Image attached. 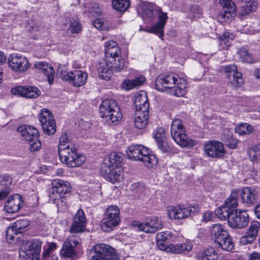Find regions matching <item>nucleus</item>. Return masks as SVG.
Wrapping results in <instances>:
<instances>
[{"instance_id": "nucleus-8", "label": "nucleus", "mask_w": 260, "mask_h": 260, "mask_svg": "<svg viewBox=\"0 0 260 260\" xmlns=\"http://www.w3.org/2000/svg\"><path fill=\"white\" fill-rule=\"evenodd\" d=\"M199 211L198 205L185 206L179 205L170 206L168 208V213L171 219H182L188 217L190 215Z\"/></svg>"}, {"instance_id": "nucleus-20", "label": "nucleus", "mask_w": 260, "mask_h": 260, "mask_svg": "<svg viewBox=\"0 0 260 260\" xmlns=\"http://www.w3.org/2000/svg\"><path fill=\"white\" fill-rule=\"evenodd\" d=\"M79 242L74 237L67 238L63 244L60 250V255L65 258H71L76 255L75 247L78 245Z\"/></svg>"}, {"instance_id": "nucleus-34", "label": "nucleus", "mask_w": 260, "mask_h": 260, "mask_svg": "<svg viewBox=\"0 0 260 260\" xmlns=\"http://www.w3.org/2000/svg\"><path fill=\"white\" fill-rule=\"evenodd\" d=\"M221 140L230 149H235L237 147L238 140L232 136V133L228 129H224L221 136Z\"/></svg>"}, {"instance_id": "nucleus-50", "label": "nucleus", "mask_w": 260, "mask_h": 260, "mask_svg": "<svg viewBox=\"0 0 260 260\" xmlns=\"http://www.w3.org/2000/svg\"><path fill=\"white\" fill-rule=\"evenodd\" d=\"M239 54L243 62L251 63L253 61V58L250 54L244 48H241L239 51Z\"/></svg>"}, {"instance_id": "nucleus-12", "label": "nucleus", "mask_w": 260, "mask_h": 260, "mask_svg": "<svg viewBox=\"0 0 260 260\" xmlns=\"http://www.w3.org/2000/svg\"><path fill=\"white\" fill-rule=\"evenodd\" d=\"M8 63L12 70L20 72L26 71L31 66L25 56L18 53L10 55Z\"/></svg>"}, {"instance_id": "nucleus-17", "label": "nucleus", "mask_w": 260, "mask_h": 260, "mask_svg": "<svg viewBox=\"0 0 260 260\" xmlns=\"http://www.w3.org/2000/svg\"><path fill=\"white\" fill-rule=\"evenodd\" d=\"M221 70L228 74L227 77L233 87H239L243 85V80L242 78V74L237 72V68L235 64L222 66Z\"/></svg>"}, {"instance_id": "nucleus-7", "label": "nucleus", "mask_w": 260, "mask_h": 260, "mask_svg": "<svg viewBox=\"0 0 260 260\" xmlns=\"http://www.w3.org/2000/svg\"><path fill=\"white\" fill-rule=\"evenodd\" d=\"M57 73L63 80L68 81L75 87H80L84 85L88 77L86 72L81 70H74L69 72L59 68Z\"/></svg>"}, {"instance_id": "nucleus-39", "label": "nucleus", "mask_w": 260, "mask_h": 260, "mask_svg": "<svg viewBox=\"0 0 260 260\" xmlns=\"http://www.w3.org/2000/svg\"><path fill=\"white\" fill-rule=\"evenodd\" d=\"M109 61L106 59V60L101 62L99 67L98 68V72L99 73V76L101 78L105 80H109L111 74H112L111 68L109 67Z\"/></svg>"}, {"instance_id": "nucleus-23", "label": "nucleus", "mask_w": 260, "mask_h": 260, "mask_svg": "<svg viewBox=\"0 0 260 260\" xmlns=\"http://www.w3.org/2000/svg\"><path fill=\"white\" fill-rule=\"evenodd\" d=\"M240 197L243 203L252 205L257 201L258 191L254 187H245L240 192Z\"/></svg>"}, {"instance_id": "nucleus-41", "label": "nucleus", "mask_w": 260, "mask_h": 260, "mask_svg": "<svg viewBox=\"0 0 260 260\" xmlns=\"http://www.w3.org/2000/svg\"><path fill=\"white\" fill-rule=\"evenodd\" d=\"M217 255L213 248L210 247L205 249L198 255V260H216Z\"/></svg>"}, {"instance_id": "nucleus-24", "label": "nucleus", "mask_w": 260, "mask_h": 260, "mask_svg": "<svg viewBox=\"0 0 260 260\" xmlns=\"http://www.w3.org/2000/svg\"><path fill=\"white\" fill-rule=\"evenodd\" d=\"M168 17L166 13H160L158 15V21L151 27L145 29L146 32L154 34L161 38L164 36V26Z\"/></svg>"}, {"instance_id": "nucleus-13", "label": "nucleus", "mask_w": 260, "mask_h": 260, "mask_svg": "<svg viewBox=\"0 0 260 260\" xmlns=\"http://www.w3.org/2000/svg\"><path fill=\"white\" fill-rule=\"evenodd\" d=\"M135 227L141 231L148 233H154L160 230L162 227L161 220L156 217H151L146 223H142L135 221L132 222Z\"/></svg>"}, {"instance_id": "nucleus-58", "label": "nucleus", "mask_w": 260, "mask_h": 260, "mask_svg": "<svg viewBox=\"0 0 260 260\" xmlns=\"http://www.w3.org/2000/svg\"><path fill=\"white\" fill-rule=\"evenodd\" d=\"M215 218V212L213 213L212 211H207L203 214L202 221L207 222L212 221Z\"/></svg>"}, {"instance_id": "nucleus-19", "label": "nucleus", "mask_w": 260, "mask_h": 260, "mask_svg": "<svg viewBox=\"0 0 260 260\" xmlns=\"http://www.w3.org/2000/svg\"><path fill=\"white\" fill-rule=\"evenodd\" d=\"M11 93L26 98H36L41 94V91L35 86H19L12 88Z\"/></svg>"}, {"instance_id": "nucleus-57", "label": "nucleus", "mask_w": 260, "mask_h": 260, "mask_svg": "<svg viewBox=\"0 0 260 260\" xmlns=\"http://www.w3.org/2000/svg\"><path fill=\"white\" fill-rule=\"evenodd\" d=\"M12 182V178L8 175L0 176V184L5 186H8Z\"/></svg>"}, {"instance_id": "nucleus-15", "label": "nucleus", "mask_w": 260, "mask_h": 260, "mask_svg": "<svg viewBox=\"0 0 260 260\" xmlns=\"http://www.w3.org/2000/svg\"><path fill=\"white\" fill-rule=\"evenodd\" d=\"M204 149L206 154L212 158H220L226 152L223 144L218 141L207 142L204 145Z\"/></svg>"}, {"instance_id": "nucleus-48", "label": "nucleus", "mask_w": 260, "mask_h": 260, "mask_svg": "<svg viewBox=\"0 0 260 260\" xmlns=\"http://www.w3.org/2000/svg\"><path fill=\"white\" fill-rule=\"evenodd\" d=\"M29 222L27 219H20L14 222L12 224V230H15V234L21 233L22 230L27 228Z\"/></svg>"}, {"instance_id": "nucleus-14", "label": "nucleus", "mask_w": 260, "mask_h": 260, "mask_svg": "<svg viewBox=\"0 0 260 260\" xmlns=\"http://www.w3.org/2000/svg\"><path fill=\"white\" fill-rule=\"evenodd\" d=\"M100 172L106 180L112 183L120 181V179H122V168L101 165Z\"/></svg>"}, {"instance_id": "nucleus-1", "label": "nucleus", "mask_w": 260, "mask_h": 260, "mask_svg": "<svg viewBox=\"0 0 260 260\" xmlns=\"http://www.w3.org/2000/svg\"><path fill=\"white\" fill-rule=\"evenodd\" d=\"M126 155L128 159L133 161H139L148 168H152L157 164V159L155 155L151 153L147 147L140 144L129 146L126 150Z\"/></svg>"}, {"instance_id": "nucleus-16", "label": "nucleus", "mask_w": 260, "mask_h": 260, "mask_svg": "<svg viewBox=\"0 0 260 260\" xmlns=\"http://www.w3.org/2000/svg\"><path fill=\"white\" fill-rule=\"evenodd\" d=\"M177 77L178 75L174 73L159 75L155 82L156 89L159 91H164L167 88H173L176 83Z\"/></svg>"}, {"instance_id": "nucleus-2", "label": "nucleus", "mask_w": 260, "mask_h": 260, "mask_svg": "<svg viewBox=\"0 0 260 260\" xmlns=\"http://www.w3.org/2000/svg\"><path fill=\"white\" fill-rule=\"evenodd\" d=\"M99 110L101 116L105 118L109 125H117L122 119L120 108L114 99H107L103 101Z\"/></svg>"}, {"instance_id": "nucleus-30", "label": "nucleus", "mask_w": 260, "mask_h": 260, "mask_svg": "<svg viewBox=\"0 0 260 260\" xmlns=\"http://www.w3.org/2000/svg\"><path fill=\"white\" fill-rule=\"evenodd\" d=\"M145 92L141 91L135 95V105L137 112H148L149 103Z\"/></svg>"}, {"instance_id": "nucleus-61", "label": "nucleus", "mask_w": 260, "mask_h": 260, "mask_svg": "<svg viewBox=\"0 0 260 260\" xmlns=\"http://www.w3.org/2000/svg\"><path fill=\"white\" fill-rule=\"evenodd\" d=\"M57 248V245L54 242L48 243L47 248L43 252L44 256H48L50 255L51 251H54Z\"/></svg>"}, {"instance_id": "nucleus-45", "label": "nucleus", "mask_w": 260, "mask_h": 260, "mask_svg": "<svg viewBox=\"0 0 260 260\" xmlns=\"http://www.w3.org/2000/svg\"><path fill=\"white\" fill-rule=\"evenodd\" d=\"M256 4L255 2H248L242 6L239 12V15L243 17L255 10Z\"/></svg>"}, {"instance_id": "nucleus-56", "label": "nucleus", "mask_w": 260, "mask_h": 260, "mask_svg": "<svg viewBox=\"0 0 260 260\" xmlns=\"http://www.w3.org/2000/svg\"><path fill=\"white\" fill-rule=\"evenodd\" d=\"M60 146L63 147H67L71 146L69 144V140L66 133L62 134L60 137L58 150L60 148Z\"/></svg>"}, {"instance_id": "nucleus-26", "label": "nucleus", "mask_w": 260, "mask_h": 260, "mask_svg": "<svg viewBox=\"0 0 260 260\" xmlns=\"http://www.w3.org/2000/svg\"><path fill=\"white\" fill-rule=\"evenodd\" d=\"M22 205L21 196L18 194H14L9 197L4 208L7 212L14 213L20 210Z\"/></svg>"}, {"instance_id": "nucleus-9", "label": "nucleus", "mask_w": 260, "mask_h": 260, "mask_svg": "<svg viewBox=\"0 0 260 260\" xmlns=\"http://www.w3.org/2000/svg\"><path fill=\"white\" fill-rule=\"evenodd\" d=\"M120 211L119 208L114 205L109 206L105 213L103 219L102 228L105 231H108L118 225L120 221Z\"/></svg>"}, {"instance_id": "nucleus-32", "label": "nucleus", "mask_w": 260, "mask_h": 260, "mask_svg": "<svg viewBox=\"0 0 260 260\" xmlns=\"http://www.w3.org/2000/svg\"><path fill=\"white\" fill-rule=\"evenodd\" d=\"M222 10L217 16L218 21L223 23L224 22L229 23L232 20L236 12V8L230 7H222Z\"/></svg>"}, {"instance_id": "nucleus-44", "label": "nucleus", "mask_w": 260, "mask_h": 260, "mask_svg": "<svg viewBox=\"0 0 260 260\" xmlns=\"http://www.w3.org/2000/svg\"><path fill=\"white\" fill-rule=\"evenodd\" d=\"M239 196V190H232L230 196L225 201V206L229 209L236 208L238 206V197Z\"/></svg>"}, {"instance_id": "nucleus-51", "label": "nucleus", "mask_w": 260, "mask_h": 260, "mask_svg": "<svg viewBox=\"0 0 260 260\" xmlns=\"http://www.w3.org/2000/svg\"><path fill=\"white\" fill-rule=\"evenodd\" d=\"M89 12L94 17L100 15L102 13V9L98 3H91L89 7Z\"/></svg>"}, {"instance_id": "nucleus-60", "label": "nucleus", "mask_w": 260, "mask_h": 260, "mask_svg": "<svg viewBox=\"0 0 260 260\" xmlns=\"http://www.w3.org/2000/svg\"><path fill=\"white\" fill-rule=\"evenodd\" d=\"M227 34L229 35V33L225 32L224 35L223 34L222 37H220L219 40V45L223 46L222 48H225L230 45Z\"/></svg>"}, {"instance_id": "nucleus-52", "label": "nucleus", "mask_w": 260, "mask_h": 260, "mask_svg": "<svg viewBox=\"0 0 260 260\" xmlns=\"http://www.w3.org/2000/svg\"><path fill=\"white\" fill-rule=\"evenodd\" d=\"M69 30H70L72 34H77L81 30V26L77 21L73 19L70 20Z\"/></svg>"}, {"instance_id": "nucleus-31", "label": "nucleus", "mask_w": 260, "mask_h": 260, "mask_svg": "<svg viewBox=\"0 0 260 260\" xmlns=\"http://www.w3.org/2000/svg\"><path fill=\"white\" fill-rule=\"evenodd\" d=\"M105 51L107 59L120 56L121 50L115 41L106 42L105 43Z\"/></svg>"}, {"instance_id": "nucleus-46", "label": "nucleus", "mask_w": 260, "mask_h": 260, "mask_svg": "<svg viewBox=\"0 0 260 260\" xmlns=\"http://www.w3.org/2000/svg\"><path fill=\"white\" fill-rule=\"evenodd\" d=\"M233 210L229 209L225 206H221L215 211V214L221 220H225L226 218L229 220Z\"/></svg>"}, {"instance_id": "nucleus-64", "label": "nucleus", "mask_w": 260, "mask_h": 260, "mask_svg": "<svg viewBox=\"0 0 260 260\" xmlns=\"http://www.w3.org/2000/svg\"><path fill=\"white\" fill-rule=\"evenodd\" d=\"M248 257V260H260V253L253 252L249 254Z\"/></svg>"}, {"instance_id": "nucleus-22", "label": "nucleus", "mask_w": 260, "mask_h": 260, "mask_svg": "<svg viewBox=\"0 0 260 260\" xmlns=\"http://www.w3.org/2000/svg\"><path fill=\"white\" fill-rule=\"evenodd\" d=\"M138 12L144 20L152 21L157 14L155 6L150 3L143 2L138 6Z\"/></svg>"}, {"instance_id": "nucleus-5", "label": "nucleus", "mask_w": 260, "mask_h": 260, "mask_svg": "<svg viewBox=\"0 0 260 260\" xmlns=\"http://www.w3.org/2000/svg\"><path fill=\"white\" fill-rule=\"evenodd\" d=\"M87 254L90 260H118L114 249L104 243L92 246Z\"/></svg>"}, {"instance_id": "nucleus-53", "label": "nucleus", "mask_w": 260, "mask_h": 260, "mask_svg": "<svg viewBox=\"0 0 260 260\" xmlns=\"http://www.w3.org/2000/svg\"><path fill=\"white\" fill-rule=\"evenodd\" d=\"M168 239V234L166 233H159L156 235V239L157 245L159 246L160 250H165V245L162 244V242L167 240Z\"/></svg>"}, {"instance_id": "nucleus-6", "label": "nucleus", "mask_w": 260, "mask_h": 260, "mask_svg": "<svg viewBox=\"0 0 260 260\" xmlns=\"http://www.w3.org/2000/svg\"><path fill=\"white\" fill-rule=\"evenodd\" d=\"M171 134L176 143L182 147H191L193 145L192 140L189 139L186 134L182 121L179 119H174L172 121Z\"/></svg>"}, {"instance_id": "nucleus-18", "label": "nucleus", "mask_w": 260, "mask_h": 260, "mask_svg": "<svg viewBox=\"0 0 260 260\" xmlns=\"http://www.w3.org/2000/svg\"><path fill=\"white\" fill-rule=\"evenodd\" d=\"M52 184V190L50 194H54L57 197H68L70 195L71 187L68 182L56 179L53 181Z\"/></svg>"}, {"instance_id": "nucleus-33", "label": "nucleus", "mask_w": 260, "mask_h": 260, "mask_svg": "<svg viewBox=\"0 0 260 260\" xmlns=\"http://www.w3.org/2000/svg\"><path fill=\"white\" fill-rule=\"evenodd\" d=\"M123 159V154L119 152H112L110 154L108 159L104 160V162L101 165L121 168Z\"/></svg>"}, {"instance_id": "nucleus-49", "label": "nucleus", "mask_w": 260, "mask_h": 260, "mask_svg": "<svg viewBox=\"0 0 260 260\" xmlns=\"http://www.w3.org/2000/svg\"><path fill=\"white\" fill-rule=\"evenodd\" d=\"M259 228L260 223L257 221L253 220L250 222V226L246 234L255 238L257 235Z\"/></svg>"}, {"instance_id": "nucleus-21", "label": "nucleus", "mask_w": 260, "mask_h": 260, "mask_svg": "<svg viewBox=\"0 0 260 260\" xmlns=\"http://www.w3.org/2000/svg\"><path fill=\"white\" fill-rule=\"evenodd\" d=\"M86 219L83 210L80 209L75 214L70 231L71 233H78L85 230Z\"/></svg>"}, {"instance_id": "nucleus-25", "label": "nucleus", "mask_w": 260, "mask_h": 260, "mask_svg": "<svg viewBox=\"0 0 260 260\" xmlns=\"http://www.w3.org/2000/svg\"><path fill=\"white\" fill-rule=\"evenodd\" d=\"M35 68L39 73L43 74L46 77L50 84H53L55 71L50 64L45 61H37L35 64Z\"/></svg>"}, {"instance_id": "nucleus-37", "label": "nucleus", "mask_w": 260, "mask_h": 260, "mask_svg": "<svg viewBox=\"0 0 260 260\" xmlns=\"http://www.w3.org/2000/svg\"><path fill=\"white\" fill-rule=\"evenodd\" d=\"M146 78L143 75L139 76L133 80H126L123 81L122 86L127 90H131L142 85Z\"/></svg>"}, {"instance_id": "nucleus-27", "label": "nucleus", "mask_w": 260, "mask_h": 260, "mask_svg": "<svg viewBox=\"0 0 260 260\" xmlns=\"http://www.w3.org/2000/svg\"><path fill=\"white\" fill-rule=\"evenodd\" d=\"M153 137L156 141L158 147L161 152L170 153L172 151L171 147L165 141V131L163 128L159 127L156 129L154 132Z\"/></svg>"}, {"instance_id": "nucleus-47", "label": "nucleus", "mask_w": 260, "mask_h": 260, "mask_svg": "<svg viewBox=\"0 0 260 260\" xmlns=\"http://www.w3.org/2000/svg\"><path fill=\"white\" fill-rule=\"evenodd\" d=\"M130 2L129 0H113L112 6L113 8L118 11H125L129 7Z\"/></svg>"}, {"instance_id": "nucleus-43", "label": "nucleus", "mask_w": 260, "mask_h": 260, "mask_svg": "<svg viewBox=\"0 0 260 260\" xmlns=\"http://www.w3.org/2000/svg\"><path fill=\"white\" fill-rule=\"evenodd\" d=\"M67 197H57L54 194H49V201L56 204L58 209L60 211H64L67 210V204L66 202Z\"/></svg>"}, {"instance_id": "nucleus-3", "label": "nucleus", "mask_w": 260, "mask_h": 260, "mask_svg": "<svg viewBox=\"0 0 260 260\" xmlns=\"http://www.w3.org/2000/svg\"><path fill=\"white\" fill-rule=\"evenodd\" d=\"M210 235L223 250L231 251L233 249L234 244L232 239L221 224H212L210 228Z\"/></svg>"}, {"instance_id": "nucleus-29", "label": "nucleus", "mask_w": 260, "mask_h": 260, "mask_svg": "<svg viewBox=\"0 0 260 260\" xmlns=\"http://www.w3.org/2000/svg\"><path fill=\"white\" fill-rule=\"evenodd\" d=\"M17 130L23 139L28 142L39 137V133L38 129L30 125L19 126Z\"/></svg>"}, {"instance_id": "nucleus-28", "label": "nucleus", "mask_w": 260, "mask_h": 260, "mask_svg": "<svg viewBox=\"0 0 260 260\" xmlns=\"http://www.w3.org/2000/svg\"><path fill=\"white\" fill-rule=\"evenodd\" d=\"M41 246L42 242L39 239L31 240L26 251L25 258L38 260L41 252Z\"/></svg>"}, {"instance_id": "nucleus-4", "label": "nucleus", "mask_w": 260, "mask_h": 260, "mask_svg": "<svg viewBox=\"0 0 260 260\" xmlns=\"http://www.w3.org/2000/svg\"><path fill=\"white\" fill-rule=\"evenodd\" d=\"M58 151L61 161L69 167H78L85 160V156L78 154L76 148L72 145L67 147L60 146Z\"/></svg>"}, {"instance_id": "nucleus-63", "label": "nucleus", "mask_w": 260, "mask_h": 260, "mask_svg": "<svg viewBox=\"0 0 260 260\" xmlns=\"http://www.w3.org/2000/svg\"><path fill=\"white\" fill-rule=\"evenodd\" d=\"M94 26L99 30H102L104 26V22L101 19H97L93 22Z\"/></svg>"}, {"instance_id": "nucleus-40", "label": "nucleus", "mask_w": 260, "mask_h": 260, "mask_svg": "<svg viewBox=\"0 0 260 260\" xmlns=\"http://www.w3.org/2000/svg\"><path fill=\"white\" fill-rule=\"evenodd\" d=\"M148 112H137L135 119V125L138 129L145 128L148 124Z\"/></svg>"}, {"instance_id": "nucleus-42", "label": "nucleus", "mask_w": 260, "mask_h": 260, "mask_svg": "<svg viewBox=\"0 0 260 260\" xmlns=\"http://www.w3.org/2000/svg\"><path fill=\"white\" fill-rule=\"evenodd\" d=\"M253 130V127L250 124L248 123H241L236 126L235 132L240 136H242L250 135Z\"/></svg>"}, {"instance_id": "nucleus-54", "label": "nucleus", "mask_w": 260, "mask_h": 260, "mask_svg": "<svg viewBox=\"0 0 260 260\" xmlns=\"http://www.w3.org/2000/svg\"><path fill=\"white\" fill-rule=\"evenodd\" d=\"M29 143V149L31 152H35L39 150L42 146L39 138L28 141Z\"/></svg>"}, {"instance_id": "nucleus-55", "label": "nucleus", "mask_w": 260, "mask_h": 260, "mask_svg": "<svg viewBox=\"0 0 260 260\" xmlns=\"http://www.w3.org/2000/svg\"><path fill=\"white\" fill-rule=\"evenodd\" d=\"M248 154L250 160L253 163H257L260 161V154L256 151L249 148Z\"/></svg>"}, {"instance_id": "nucleus-62", "label": "nucleus", "mask_w": 260, "mask_h": 260, "mask_svg": "<svg viewBox=\"0 0 260 260\" xmlns=\"http://www.w3.org/2000/svg\"><path fill=\"white\" fill-rule=\"evenodd\" d=\"M255 239L249 234H246L241 238L240 242L243 245H246L250 244Z\"/></svg>"}, {"instance_id": "nucleus-35", "label": "nucleus", "mask_w": 260, "mask_h": 260, "mask_svg": "<svg viewBox=\"0 0 260 260\" xmlns=\"http://www.w3.org/2000/svg\"><path fill=\"white\" fill-rule=\"evenodd\" d=\"M109 67L111 68L112 72H118L123 69L125 66V60L121 56L107 59Z\"/></svg>"}, {"instance_id": "nucleus-38", "label": "nucleus", "mask_w": 260, "mask_h": 260, "mask_svg": "<svg viewBox=\"0 0 260 260\" xmlns=\"http://www.w3.org/2000/svg\"><path fill=\"white\" fill-rule=\"evenodd\" d=\"M186 82L183 78L176 79V83L173 87V94L176 96L181 97L183 96L186 92Z\"/></svg>"}, {"instance_id": "nucleus-10", "label": "nucleus", "mask_w": 260, "mask_h": 260, "mask_svg": "<svg viewBox=\"0 0 260 260\" xmlns=\"http://www.w3.org/2000/svg\"><path fill=\"white\" fill-rule=\"evenodd\" d=\"M249 222V215L245 210L236 209L232 211L229 219V224L232 228L242 229Z\"/></svg>"}, {"instance_id": "nucleus-11", "label": "nucleus", "mask_w": 260, "mask_h": 260, "mask_svg": "<svg viewBox=\"0 0 260 260\" xmlns=\"http://www.w3.org/2000/svg\"><path fill=\"white\" fill-rule=\"evenodd\" d=\"M39 120L44 133L52 135L56 132V124L53 114L47 109H42L39 114Z\"/></svg>"}, {"instance_id": "nucleus-59", "label": "nucleus", "mask_w": 260, "mask_h": 260, "mask_svg": "<svg viewBox=\"0 0 260 260\" xmlns=\"http://www.w3.org/2000/svg\"><path fill=\"white\" fill-rule=\"evenodd\" d=\"M190 11L192 14L194 18H199L202 14V10L198 5H192L190 8Z\"/></svg>"}, {"instance_id": "nucleus-36", "label": "nucleus", "mask_w": 260, "mask_h": 260, "mask_svg": "<svg viewBox=\"0 0 260 260\" xmlns=\"http://www.w3.org/2000/svg\"><path fill=\"white\" fill-rule=\"evenodd\" d=\"M192 244L190 241H186L183 243H178L172 245L170 247L171 251L175 254L181 253H187L190 252L192 249Z\"/></svg>"}]
</instances>
